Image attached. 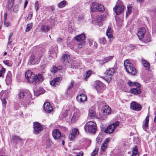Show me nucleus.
<instances>
[{"mask_svg": "<svg viewBox=\"0 0 156 156\" xmlns=\"http://www.w3.org/2000/svg\"><path fill=\"white\" fill-rule=\"evenodd\" d=\"M25 76L29 82L34 83L35 84L41 82L44 80L43 73L34 76L33 73L30 70H28L26 72Z\"/></svg>", "mask_w": 156, "mask_h": 156, "instance_id": "f257e3e1", "label": "nucleus"}, {"mask_svg": "<svg viewBox=\"0 0 156 156\" xmlns=\"http://www.w3.org/2000/svg\"><path fill=\"white\" fill-rule=\"evenodd\" d=\"M18 98L20 99L24 98L23 101V105L27 106L30 104L31 100V95L28 90L24 91L21 90L19 92Z\"/></svg>", "mask_w": 156, "mask_h": 156, "instance_id": "f03ea898", "label": "nucleus"}, {"mask_svg": "<svg viewBox=\"0 0 156 156\" xmlns=\"http://www.w3.org/2000/svg\"><path fill=\"white\" fill-rule=\"evenodd\" d=\"M124 65L126 72L130 74L135 75L137 73V70L134 64L130 61L126 60L124 62Z\"/></svg>", "mask_w": 156, "mask_h": 156, "instance_id": "7ed1b4c3", "label": "nucleus"}, {"mask_svg": "<svg viewBox=\"0 0 156 156\" xmlns=\"http://www.w3.org/2000/svg\"><path fill=\"white\" fill-rule=\"evenodd\" d=\"M84 128L86 132L94 134L96 132V124L94 122L89 121L86 123Z\"/></svg>", "mask_w": 156, "mask_h": 156, "instance_id": "20e7f679", "label": "nucleus"}, {"mask_svg": "<svg viewBox=\"0 0 156 156\" xmlns=\"http://www.w3.org/2000/svg\"><path fill=\"white\" fill-rule=\"evenodd\" d=\"M43 56V54L41 53L39 54H36L35 55H31L28 62L30 65L37 64L39 62L40 59Z\"/></svg>", "mask_w": 156, "mask_h": 156, "instance_id": "39448f33", "label": "nucleus"}, {"mask_svg": "<svg viewBox=\"0 0 156 156\" xmlns=\"http://www.w3.org/2000/svg\"><path fill=\"white\" fill-rule=\"evenodd\" d=\"M69 56V55H64L62 56V59L63 61L67 64V65L69 66V67H71L73 68H76L78 67L77 65H76V62L74 61H70V60Z\"/></svg>", "mask_w": 156, "mask_h": 156, "instance_id": "423d86ee", "label": "nucleus"}, {"mask_svg": "<svg viewBox=\"0 0 156 156\" xmlns=\"http://www.w3.org/2000/svg\"><path fill=\"white\" fill-rule=\"evenodd\" d=\"M90 6V8L92 12H94L96 10H98L102 12L105 11L104 7L102 5L95 2H93Z\"/></svg>", "mask_w": 156, "mask_h": 156, "instance_id": "0eeeda50", "label": "nucleus"}, {"mask_svg": "<svg viewBox=\"0 0 156 156\" xmlns=\"http://www.w3.org/2000/svg\"><path fill=\"white\" fill-rule=\"evenodd\" d=\"M94 87L98 92L100 93L103 91L105 87V85L100 81H97L95 82Z\"/></svg>", "mask_w": 156, "mask_h": 156, "instance_id": "6e6552de", "label": "nucleus"}, {"mask_svg": "<svg viewBox=\"0 0 156 156\" xmlns=\"http://www.w3.org/2000/svg\"><path fill=\"white\" fill-rule=\"evenodd\" d=\"M119 121H116L114 123L111 124L107 127V129L105 130V132L106 133H111L114 130L116 127L119 125Z\"/></svg>", "mask_w": 156, "mask_h": 156, "instance_id": "1a4fd4ad", "label": "nucleus"}, {"mask_svg": "<svg viewBox=\"0 0 156 156\" xmlns=\"http://www.w3.org/2000/svg\"><path fill=\"white\" fill-rule=\"evenodd\" d=\"M34 133L37 135L42 130L43 127L40 123L36 122L34 124Z\"/></svg>", "mask_w": 156, "mask_h": 156, "instance_id": "9d476101", "label": "nucleus"}, {"mask_svg": "<svg viewBox=\"0 0 156 156\" xmlns=\"http://www.w3.org/2000/svg\"><path fill=\"white\" fill-rule=\"evenodd\" d=\"M79 132L77 129L73 128L72 129L71 132L69 134V138L70 140H74L78 135Z\"/></svg>", "mask_w": 156, "mask_h": 156, "instance_id": "9b49d317", "label": "nucleus"}, {"mask_svg": "<svg viewBox=\"0 0 156 156\" xmlns=\"http://www.w3.org/2000/svg\"><path fill=\"white\" fill-rule=\"evenodd\" d=\"M130 108L133 110L139 111L141 110L142 107L140 104L135 102L133 101L130 104Z\"/></svg>", "mask_w": 156, "mask_h": 156, "instance_id": "f8f14e48", "label": "nucleus"}, {"mask_svg": "<svg viewBox=\"0 0 156 156\" xmlns=\"http://www.w3.org/2000/svg\"><path fill=\"white\" fill-rule=\"evenodd\" d=\"M145 33L146 30L145 28L142 27L138 29L136 34L140 39H141L143 38Z\"/></svg>", "mask_w": 156, "mask_h": 156, "instance_id": "ddd939ff", "label": "nucleus"}, {"mask_svg": "<svg viewBox=\"0 0 156 156\" xmlns=\"http://www.w3.org/2000/svg\"><path fill=\"white\" fill-rule=\"evenodd\" d=\"M43 106L44 109L46 112L50 113L53 110V108L51 105L50 103L48 102H46L44 103Z\"/></svg>", "mask_w": 156, "mask_h": 156, "instance_id": "4468645a", "label": "nucleus"}, {"mask_svg": "<svg viewBox=\"0 0 156 156\" xmlns=\"http://www.w3.org/2000/svg\"><path fill=\"white\" fill-rule=\"evenodd\" d=\"M75 39L77 41L82 43H85V37L84 34H82L76 36L75 38Z\"/></svg>", "mask_w": 156, "mask_h": 156, "instance_id": "2eb2a0df", "label": "nucleus"}, {"mask_svg": "<svg viewBox=\"0 0 156 156\" xmlns=\"http://www.w3.org/2000/svg\"><path fill=\"white\" fill-rule=\"evenodd\" d=\"M52 133L53 138L55 140L60 139L61 136V132L58 129H54Z\"/></svg>", "mask_w": 156, "mask_h": 156, "instance_id": "dca6fc26", "label": "nucleus"}, {"mask_svg": "<svg viewBox=\"0 0 156 156\" xmlns=\"http://www.w3.org/2000/svg\"><path fill=\"white\" fill-rule=\"evenodd\" d=\"M80 115V112L79 111L75 112L71 119V122H75L78 119Z\"/></svg>", "mask_w": 156, "mask_h": 156, "instance_id": "f3484780", "label": "nucleus"}, {"mask_svg": "<svg viewBox=\"0 0 156 156\" xmlns=\"http://www.w3.org/2000/svg\"><path fill=\"white\" fill-rule=\"evenodd\" d=\"M124 9V7L121 6H115L113 8V10L115 12L116 15H118L123 12Z\"/></svg>", "mask_w": 156, "mask_h": 156, "instance_id": "a211bd4d", "label": "nucleus"}, {"mask_svg": "<svg viewBox=\"0 0 156 156\" xmlns=\"http://www.w3.org/2000/svg\"><path fill=\"white\" fill-rule=\"evenodd\" d=\"M76 99L80 102H83L87 100V97L86 95L84 94H80L77 97Z\"/></svg>", "mask_w": 156, "mask_h": 156, "instance_id": "6ab92c4d", "label": "nucleus"}, {"mask_svg": "<svg viewBox=\"0 0 156 156\" xmlns=\"http://www.w3.org/2000/svg\"><path fill=\"white\" fill-rule=\"evenodd\" d=\"M61 80V77L56 78L50 82V84L52 86L55 87L59 83Z\"/></svg>", "mask_w": 156, "mask_h": 156, "instance_id": "aec40b11", "label": "nucleus"}, {"mask_svg": "<svg viewBox=\"0 0 156 156\" xmlns=\"http://www.w3.org/2000/svg\"><path fill=\"white\" fill-rule=\"evenodd\" d=\"M115 72V70L113 68H110L107 70L105 72L106 75L110 76H113Z\"/></svg>", "mask_w": 156, "mask_h": 156, "instance_id": "412c9836", "label": "nucleus"}, {"mask_svg": "<svg viewBox=\"0 0 156 156\" xmlns=\"http://www.w3.org/2000/svg\"><path fill=\"white\" fill-rule=\"evenodd\" d=\"M12 140L14 143L16 144H17L18 142L22 143L24 141L23 139L20 138L18 136L15 135L13 136Z\"/></svg>", "mask_w": 156, "mask_h": 156, "instance_id": "4be33fe9", "label": "nucleus"}, {"mask_svg": "<svg viewBox=\"0 0 156 156\" xmlns=\"http://www.w3.org/2000/svg\"><path fill=\"white\" fill-rule=\"evenodd\" d=\"M106 35L108 38L110 40L112 39L113 37L112 31L110 27H108L107 30Z\"/></svg>", "mask_w": 156, "mask_h": 156, "instance_id": "5701e85b", "label": "nucleus"}, {"mask_svg": "<svg viewBox=\"0 0 156 156\" xmlns=\"http://www.w3.org/2000/svg\"><path fill=\"white\" fill-rule=\"evenodd\" d=\"M140 87H136V88H132L130 90V92L136 95L140 94L141 93V90L140 89Z\"/></svg>", "mask_w": 156, "mask_h": 156, "instance_id": "b1692460", "label": "nucleus"}, {"mask_svg": "<svg viewBox=\"0 0 156 156\" xmlns=\"http://www.w3.org/2000/svg\"><path fill=\"white\" fill-rule=\"evenodd\" d=\"M145 122H144L143 125V128L144 130L147 131V128L148 126V123L149 121V116H147L145 120Z\"/></svg>", "mask_w": 156, "mask_h": 156, "instance_id": "393cba45", "label": "nucleus"}, {"mask_svg": "<svg viewBox=\"0 0 156 156\" xmlns=\"http://www.w3.org/2000/svg\"><path fill=\"white\" fill-rule=\"evenodd\" d=\"M44 91V90L43 88L41 87H39L36 90L34 91V94L35 95L38 96L41 94H43Z\"/></svg>", "mask_w": 156, "mask_h": 156, "instance_id": "a878e982", "label": "nucleus"}, {"mask_svg": "<svg viewBox=\"0 0 156 156\" xmlns=\"http://www.w3.org/2000/svg\"><path fill=\"white\" fill-rule=\"evenodd\" d=\"M88 117L91 119H94L96 117V113L94 110H90L88 114Z\"/></svg>", "mask_w": 156, "mask_h": 156, "instance_id": "bb28decb", "label": "nucleus"}, {"mask_svg": "<svg viewBox=\"0 0 156 156\" xmlns=\"http://www.w3.org/2000/svg\"><path fill=\"white\" fill-rule=\"evenodd\" d=\"M41 30L44 32H47L50 30V27L47 25H44L41 28Z\"/></svg>", "mask_w": 156, "mask_h": 156, "instance_id": "cd10ccee", "label": "nucleus"}, {"mask_svg": "<svg viewBox=\"0 0 156 156\" xmlns=\"http://www.w3.org/2000/svg\"><path fill=\"white\" fill-rule=\"evenodd\" d=\"M12 76L11 73L9 71L6 76L5 81L6 83H10L12 81Z\"/></svg>", "mask_w": 156, "mask_h": 156, "instance_id": "c85d7f7f", "label": "nucleus"}, {"mask_svg": "<svg viewBox=\"0 0 156 156\" xmlns=\"http://www.w3.org/2000/svg\"><path fill=\"white\" fill-rule=\"evenodd\" d=\"M128 84L130 87H133V86H135L136 87H140V84L138 83L134 82H132L130 81H129Z\"/></svg>", "mask_w": 156, "mask_h": 156, "instance_id": "c756f323", "label": "nucleus"}, {"mask_svg": "<svg viewBox=\"0 0 156 156\" xmlns=\"http://www.w3.org/2000/svg\"><path fill=\"white\" fill-rule=\"evenodd\" d=\"M105 108H104L103 110L104 113L105 114L110 113L111 112V108L108 105H105Z\"/></svg>", "mask_w": 156, "mask_h": 156, "instance_id": "7c9ffc66", "label": "nucleus"}, {"mask_svg": "<svg viewBox=\"0 0 156 156\" xmlns=\"http://www.w3.org/2000/svg\"><path fill=\"white\" fill-rule=\"evenodd\" d=\"M34 8L37 12L41 7V4L39 3L38 1H36L34 5Z\"/></svg>", "mask_w": 156, "mask_h": 156, "instance_id": "2f4dec72", "label": "nucleus"}, {"mask_svg": "<svg viewBox=\"0 0 156 156\" xmlns=\"http://www.w3.org/2000/svg\"><path fill=\"white\" fill-rule=\"evenodd\" d=\"M142 63L144 66L148 69H149L150 65L149 63L145 60L142 61Z\"/></svg>", "mask_w": 156, "mask_h": 156, "instance_id": "473e14b6", "label": "nucleus"}, {"mask_svg": "<svg viewBox=\"0 0 156 156\" xmlns=\"http://www.w3.org/2000/svg\"><path fill=\"white\" fill-rule=\"evenodd\" d=\"M66 1L63 0L59 3L58 5V6L59 8H62L66 5Z\"/></svg>", "mask_w": 156, "mask_h": 156, "instance_id": "72a5a7b5", "label": "nucleus"}, {"mask_svg": "<svg viewBox=\"0 0 156 156\" xmlns=\"http://www.w3.org/2000/svg\"><path fill=\"white\" fill-rule=\"evenodd\" d=\"M84 14L83 13L79 15L78 17V21L80 22H82L84 20Z\"/></svg>", "mask_w": 156, "mask_h": 156, "instance_id": "f704fd0d", "label": "nucleus"}, {"mask_svg": "<svg viewBox=\"0 0 156 156\" xmlns=\"http://www.w3.org/2000/svg\"><path fill=\"white\" fill-rule=\"evenodd\" d=\"M33 27L32 23H31L28 24L27 26V27L26 29V32H28Z\"/></svg>", "mask_w": 156, "mask_h": 156, "instance_id": "c9c22d12", "label": "nucleus"}, {"mask_svg": "<svg viewBox=\"0 0 156 156\" xmlns=\"http://www.w3.org/2000/svg\"><path fill=\"white\" fill-rule=\"evenodd\" d=\"M3 62L5 64L9 66H11L12 65L11 61L10 60H3Z\"/></svg>", "mask_w": 156, "mask_h": 156, "instance_id": "e433bc0d", "label": "nucleus"}, {"mask_svg": "<svg viewBox=\"0 0 156 156\" xmlns=\"http://www.w3.org/2000/svg\"><path fill=\"white\" fill-rule=\"evenodd\" d=\"M138 151L136 146H135L133 147V151L132 156H135L137 154Z\"/></svg>", "mask_w": 156, "mask_h": 156, "instance_id": "4c0bfd02", "label": "nucleus"}, {"mask_svg": "<svg viewBox=\"0 0 156 156\" xmlns=\"http://www.w3.org/2000/svg\"><path fill=\"white\" fill-rule=\"evenodd\" d=\"M14 0H9L8 2V8H11L13 5Z\"/></svg>", "mask_w": 156, "mask_h": 156, "instance_id": "58836bf2", "label": "nucleus"}, {"mask_svg": "<svg viewBox=\"0 0 156 156\" xmlns=\"http://www.w3.org/2000/svg\"><path fill=\"white\" fill-rule=\"evenodd\" d=\"M74 84V83L72 81L71 83L70 84V85H69L67 89V91L66 92V94H68V91L73 87Z\"/></svg>", "mask_w": 156, "mask_h": 156, "instance_id": "ea45409f", "label": "nucleus"}, {"mask_svg": "<svg viewBox=\"0 0 156 156\" xmlns=\"http://www.w3.org/2000/svg\"><path fill=\"white\" fill-rule=\"evenodd\" d=\"M113 57L112 56H109L105 57L103 60V62L105 63L110 60L113 58Z\"/></svg>", "mask_w": 156, "mask_h": 156, "instance_id": "a19ab883", "label": "nucleus"}, {"mask_svg": "<svg viewBox=\"0 0 156 156\" xmlns=\"http://www.w3.org/2000/svg\"><path fill=\"white\" fill-rule=\"evenodd\" d=\"M100 43L103 44H105L106 43V40L105 37H103L99 39Z\"/></svg>", "mask_w": 156, "mask_h": 156, "instance_id": "79ce46f5", "label": "nucleus"}, {"mask_svg": "<svg viewBox=\"0 0 156 156\" xmlns=\"http://www.w3.org/2000/svg\"><path fill=\"white\" fill-rule=\"evenodd\" d=\"M5 72V69L4 68H2V70H0V77H2L4 76Z\"/></svg>", "mask_w": 156, "mask_h": 156, "instance_id": "37998d69", "label": "nucleus"}, {"mask_svg": "<svg viewBox=\"0 0 156 156\" xmlns=\"http://www.w3.org/2000/svg\"><path fill=\"white\" fill-rule=\"evenodd\" d=\"M104 19V17H103L102 15H100L98 16L97 18V21L98 22H101Z\"/></svg>", "mask_w": 156, "mask_h": 156, "instance_id": "c03bdc74", "label": "nucleus"}, {"mask_svg": "<svg viewBox=\"0 0 156 156\" xmlns=\"http://www.w3.org/2000/svg\"><path fill=\"white\" fill-rule=\"evenodd\" d=\"M91 72L90 71H88L87 72L86 76L84 78L85 80H87V79L91 75Z\"/></svg>", "mask_w": 156, "mask_h": 156, "instance_id": "a18cd8bd", "label": "nucleus"}, {"mask_svg": "<svg viewBox=\"0 0 156 156\" xmlns=\"http://www.w3.org/2000/svg\"><path fill=\"white\" fill-rule=\"evenodd\" d=\"M107 144H103L101 146V150L103 151H104L106 148H107Z\"/></svg>", "mask_w": 156, "mask_h": 156, "instance_id": "49530a36", "label": "nucleus"}, {"mask_svg": "<svg viewBox=\"0 0 156 156\" xmlns=\"http://www.w3.org/2000/svg\"><path fill=\"white\" fill-rule=\"evenodd\" d=\"M115 6H123L122 3V2L120 0H118L117 2L116 3V5Z\"/></svg>", "mask_w": 156, "mask_h": 156, "instance_id": "de8ad7c7", "label": "nucleus"}, {"mask_svg": "<svg viewBox=\"0 0 156 156\" xmlns=\"http://www.w3.org/2000/svg\"><path fill=\"white\" fill-rule=\"evenodd\" d=\"M131 8L130 6H127V10L126 12V16H128L130 14L131 12Z\"/></svg>", "mask_w": 156, "mask_h": 156, "instance_id": "09e8293b", "label": "nucleus"}, {"mask_svg": "<svg viewBox=\"0 0 156 156\" xmlns=\"http://www.w3.org/2000/svg\"><path fill=\"white\" fill-rule=\"evenodd\" d=\"M19 10V7L18 5H15L13 8V11L15 13H17Z\"/></svg>", "mask_w": 156, "mask_h": 156, "instance_id": "8fccbe9b", "label": "nucleus"}, {"mask_svg": "<svg viewBox=\"0 0 156 156\" xmlns=\"http://www.w3.org/2000/svg\"><path fill=\"white\" fill-rule=\"evenodd\" d=\"M58 70L57 68L55 66L53 67L51 69V72L53 73H56Z\"/></svg>", "mask_w": 156, "mask_h": 156, "instance_id": "3c124183", "label": "nucleus"}, {"mask_svg": "<svg viewBox=\"0 0 156 156\" xmlns=\"http://www.w3.org/2000/svg\"><path fill=\"white\" fill-rule=\"evenodd\" d=\"M98 150L97 149H94L91 154L92 156H94L98 153Z\"/></svg>", "mask_w": 156, "mask_h": 156, "instance_id": "603ef678", "label": "nucleus"}, {"mask_svg": "<svg viewBox=\"0 0 156 156\" xmlns=\"http://www.w3.org/2000/svg\"><path fill=\"white\" fill-rule=\"evenodd\" d=\"M4 25L6 27H8L10 25V23L9 22L6 21V20H4Z\"/></svg>", "mask_w": 156, "mask_h": 156, "instance_id": "864d4df0", "label": "nucleus"}, {"mask_svg": "<svg viewBox=\"0 0 156 156\" xmlns=\"http://www.w3.org/2000/svg\"><path fill=\"white\" fill-rule=\"evenodd\" d=\"M144 41L145 42L147 43L150 42L151 41V39L149 37H145Z\"/></svg>", "mask_w": 156, "mask_h": 156, "instance_id": "5fc2aeb1", "label": "nucleus"}, {"mask_svg": "<svg viewBox=\"0 0 156 156\" xmlns=\"http://www.w3.org/2000/svg\"><path fill=\"white\" fill-rule=\"evenodd\" d=\"M68 112L67 111H66L64 113L62 114V116L64 118L66 117L67 115Z\"/></svg>", "mask_w": 156, "mask_h": 156, "instance_id": "6e6d98bb", "label": "nucleus"}, {"mask_svg": "<svg viewBox=\"0 0 156 156\" xmlns=\"http://www.w3.org/2000/svg\"><path fill=\"white\" fill-rule=\"evenodd\" d=\"M80 43H79L78 44V47L79 48H81L82 47V46L84 45L85 43H82L80 42Z\"/></svg>", "mask_w": 156, "mask_h": 156, "instance_id": "4d7b16f0", "label": "nucleus"}, {"mask_svg": "<svg viewBox=\"0 0 156 156\" xmlns=\"http://www.w3.org/2000/svg\"><path fill=\"white\" fill-rule=\"evenodd\" d=\"M33 14H30L28 15V17H27V19L28 20H30Z\"/></svg>", "mask_w": 156, "mask_h": 156, "instance_id": "13d9d810", "label": "nucleus"}, {"mask_svg": "<svg viewBox=\"0 0 156 156\" xmlns=\"http://www.w3.org/2000/svg\"><path fill=\"white\" fill-rule=\"evenodd\" d=\"M7 13L6 12L5 13L4 15V20H7Z\"/></svg>", "mask_w": 156, "mask_h": 156, "instance_id": "bf43d9fd", "label": "nucleus"}, {"mask_svg": "<svg viewBox=\"0 0 156 156\" xmlns=\"http://www.w3.org/2000/svg\"><path fill=\"white\" fill-rule=\"evenodd\" d=\"M83 154V153L82 151H80L78 154L76 156H82Z\"/></svg>", "mask_w": 156, "mask_h": 156, "instance_id": "052dcab7", "label": "nucleus"}, {"mask_svg": "<svg viewBox=\"0 0 156 156\" xmlns=\"http://www.w3.org/2000/svg\"><path fill=\"white\" fill-rule=\"evenodd\" d=\"M62 39L60 38H58L57 40V42L58 43H60L62 42Z\"/></svg>", "mask_w": 156, "mask_h": 156, "instance_id": "680f3d73", "label": "nucleus"}, {"mask_svg": "<svg viewBox=\"0 0 156 156\" xmlns=\"http://www.w3.org/2000/svg\"><path fill=\"white\" fill-rule=\"evenodd\" d=\"M109 141V138H106L105 141V142H104V143H103V144H107L108 143V142Z\"/></svg>", "mask_w": 156, "mask_h": 156, "instance_id": "e2e57ef3", "label": "nucleus"}, {"mask_svg": "<svg viewBox=\"0 0 156 156\" xmlns=\"http://www.w3.org/2000/svg\"><path fill=\"white\" fill-rule=\"evenodd\" d=\"M27 4H28V1L27 0H26V1H25V3H24V8H25Z\"/></svg>", "mask_w": 156, "mask_h": 156, "instance_id": "0e129e2a", "label": "nucleus"}, {"mask_svg": "<svg viewBox=\"0 0 156 156\" xmlns=\"http://www.w3.org/2000/svg\"><path fill=\"white\" fill-rule=\"evenodd\" d=\"M136 1L138 2L141 4L143 2L144 0H136Z\"/></svg>", "mask_w": 156, "mask_h": 156, "instance_id": "69168bd1", "label": "nucleus"}, {"mask_svg": "<svg viewBox=\"0 0 156 156\" xmlns=\"http://www.w3.org/2000/svg\"><path fill=\"white\" fill-rule=\"evenodd\" d=\"M94 46L96 48H97L98 47V44L96 42H94Z\"/></svg>", "mask_w": 156, "mask_h": 156, "instance_id": "338daca9", "label": "nucleus"}, {"mask_svg": "<svg viewBox=\"0 0 156 156\" xmlns=\"http://www.w3.org/2000/svg\"><path fill=\"white\" fill-rule=\"evenodd\" d=\"M62 66H60L59 67H58L57 68H58V70H60L62 69Z\"/></svg>", "mask_w": 156, "mask_h": 156, "instance_id": "774afa93", "label": "nucleus"}]
</instances>
